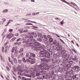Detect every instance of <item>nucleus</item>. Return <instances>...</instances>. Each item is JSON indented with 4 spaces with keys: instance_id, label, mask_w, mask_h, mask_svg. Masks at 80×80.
Here are the masks:
<instances>
[{
    "instance_id": "obj_38",
    "label": "nucleus",
    "mask_w": 80,
    "mask_h": 80,
    "mask_svg": "<svg viewBox=\"0 0 80 80\" xmlns=\"http://www.w3.org/2000/svg\"><path fill=\"white\" fill-rule=\"evenodd\" d=\"M24 50V49L23 48H22L19 51V53H22V52H23V50Z\"/></svg>"
},
{
    "instance_id": "obj_5",
    "label": "nucleus",
    "mask_w": 80,
    "mask_h": 80,
    "mask_svg": "<svg viewBox=\"0 0 80 80\" xmlns=\"http://www.w3.org/2000/svg\"><path fill=\"white\" fill-rule=\"evenodd\" d=\"M69 58L70 59V60H72V61H75L76 62H78V58L77 56H75L74 57H73L72 56L70 55Z\"/></svg>"
},
{
    "instance_id": "obj_46",
    "label": "nucleus",
    "mask_w": 80,
    "mask_h": 80,
    "mask_svg": "<svg viewBox=\"0 0 80 80\" xmlns=\"http://www.w3.org/2000/svg\"><path fill=\"white\" fill-rule=\"evenodd\" d=\"M3 4L5 5H9V3H8V2H4Z\"/></svg>"
},
{
    "instance_id": "obj_25",
    "label": "nucleus",
    "mask_w": 80,
    "mask_h": 80,
    "mask_svg": "<svg viewBox=\"0 0 80 80\" xmlns=\"http://www.w3.org/2000/svg\"><path fill=\"white\" fill-rule=\"evenodd\" d=\"M55 56H56V57H58V58L59 57H61V54H60V53L59 52L57 53L56 55H55Z\"/></svg>"
},
{
    "instance_id": "obj_34",
    "label": "nucleus",
    "mask_w": 80,
    "mask_h": 80,
    "mask_svg": "<svg viewBox=\"0 0 80 80\" xmlns=\"http://www.w3.org/2000/svg\"><path fill=\"white\" fill-rule=\"evenodd\" d=\"M8 9H5L4 10H3V11L2 12V13H7V12H8Z\"/></svg>"
},
{
    "instance_id": "obj_10",
    "label": "nucleus",
    "mask_w": 80,
    "mask_h": 80,
    "mask_svg": "<svg viewBox=\"0 0 80 80\" xmlns=\"http://www.w3.org/2000/svg\"><path fill=\"white\" fill-rule=\"evenodd\" d=\"M25 76L29 77L30 78H35V74L32 72L31 73L29 74L25 73Z\"/></svg>"
},
{
    "instance_id": "obj_58",
    "label": "nucleus",
    "mask_w": 80,
    "mask_h": 80,
    "mask_svg": "<svg viewBox=\"0 0 80 80\" xmlns=\"http://www.w3.org/2000/svg\"><path fill=\"white\" fill-rule=\"evenodd\" d=\"M21 72H18V75H22V74L21 73Z\"/></svg>"
},
{
    "instance_id": "obj_32",
    "label": "nucleus",
    "mask_w": 80,
    "mask_h": 80,
    "mask_svg": "<svg viewBox=\"0 0 80 80\" xmlns=\"http://www.w3.org/2000/svg\"><path fill=\"white\" fill-rule=\"evenodd\" d=\"M18 54V51H16L14 52V55L15 57H17Z\"/></svg>"
},
{
    "instance_id": "obj_22",
    "label": "nucleus",
    "mask_w": 80,
    "mask_h": 80,
    "mask_svg": "<svg viewBox=\"0 0 80 80\" xmlns=\"http://www.w3.org/2000/svg\"><path fill=\"white\" fill-rule=\"evenodd\" d=\"M61 60L60 59H56V64H59Z\"/></svg>"
},
{
    "instance_id": "obj_49",
    "label": "nucleus",
    "mask_w": 80,
    "mask_h": 80,
    "mask_svg": "<svg viewBox=\"0 0 80 80\" xmlns=\"http://www.w3.org/2000/svg\"><path fill=\"white\" fill-rule=\"evenodd\" d=\"M14 50H15V47H13L11 51L12 53H13L14 52Z\"/></svg>"
},
{
    "instance_id": "obj_12",
    "label": "nucleus",
    "mask_w": 80,
    "mask_h": 80,
    "mask_svg": "<svg viewBox=\"0 0 80 80\" xmlns=\"http://www.w3.org/2000/svg\"><path fill=\"white\" fill-rule=\"evenodd\" d=\"M29 36L28 35H26L25 36V38H29L28 39V40L30 39L31 40H32V41H31V42H32V43H33V42H35L34 43V45H36V44H37V43H36L35 42H36V40L35 39H30V35L29 34Z\"/></svg>"
},
{
    "instance_id": "obj_61",
    "label": "nucleus",
    "mask_w": 80,
    "mask_h": 80,
    "mask_svg": "<svg viewBox=\"0 0 80 80\" xmlns=\"http://www.w3.org/2000/svg\"><path fill=\"white\" fill-rule=\"evenodd\" d=\"M24 72H25V73H28V71H27V70H24Z\"/></svg>"
},
{
    "instance_id": "obj_51",
    "label": "nucleus",
    "mask_w": 80,
    "mask_h": 80,
    "mask_svg": "<svg viewBox=\"0 0 80 80\" xmlns=\"http://www.w3.org/2000/svg\"><path fill=\"white\" fill-rule=\"evenodd\" d=\"M28 21H29V22H31V23H36V24H37V22H35L32 21L30 20H28Z\"/></svg>"
},
{
    "instance_id": "obj_33",
    "label": "nucleus",
    "mask_w": 80,
    "mask_h": 80,
    "mask_svg": "<svg viewBox=\"0 0 80 80\" xmlns=\"http://www.w3.org/2000/svg\"><path fill=\"white\" fill-rule=\"evenodd\" d=\"M72 65V64H67V66H66V67L68 68L69 70H70V68L72 66V65Z\"/></svg>"
},
{
    "instance_id": "obj_3",
    "label": "nucleus",
    "mask_w": 80,
    "mask_h": 80,
    "mask_svg": "<svg viewBox=\"0 0 80 80\" xmlns=\"http://www.w3.org/2000/svg\"><path fill=\"white\" fill-rule=\"evenodd\" d=\"M35 42L36 43H37L36 44V45H35V42H32V43H33V44L34 47H35L34 48L35 50H40V49H41V48L44 49L45 48V46L43 45H41V44L38 42H37V40H36Z\"/></svg>"
},
{
    "instance_id": "obj_63",
    "label": "nucleus",
    "mask_w": 80,
    "mask_h": 80,
    "mask_svg": "<svg viewBox=\"0 0 80 80\" xmlns=\"http://www.w3.org/2000/svg\"><path fill=\"white\" fill-rule=\"evenodd\" d=\"M32 80V79L31 78H26V79H25V80Z\"/></svg>"
},
{
    "instance_id": "obj_14",
    "label": "nucleus",
    "mask_w": 80,
    "mask_h": 80,
    "mask_svg": "<svg viewBox=\"0 0 80 80\" xmlns=\"http://www.w3.org/2000/svg\"><path fill=\"white\" fill-rule=\"evenodd\" d=\"M32 42V40L31 39H27V40H24L22 42V43H26L30 45V44H32V42Z\"/></svg>"
},
{
    "instance_id": "obj_8",
    "label": "nucleus",
    "mask_w": 80,
    "mask_h": 80,
    "mask_svg": "<svg viewBox=\"0 0 80 80\" xmlns=\"http://www.w3.org/2000/svg\"><path fill=\"white\" fill-rule=\"evenodd\" d=\"M72 70H73L75 72L77 73H78L80 72V68L78 66H74L72 68Z\"/></svg>"
},
{
    "instance_id": "obj_4",
    "label": "nucleus",
    "mask_w": 80,
    "mask_h": 80,
    "mask_svg": "<svg viewBox=\"0 0 80 80\" xmlns=\"http://www.w3.org/2000/svg\"><path fill=\"white\" fill-rule=\"evenodd\" d=\"M61 53L62 55V58H69V57H70V54L66 53V50L64 49H63L61 51Z\"/></svg>"
},
{
    "instance_id": "obj_42",
    "label": "nucleus",
    "mask_w": 80,
    "mask_h": 80,
    "mask_svg": "<svg viewBox=\"0 0 80 80\" xmlns=\"http://www.w3.org/2000/svg\"><path fill=\"white\" fill-rule=\"evenodd\" d=\"M22 67H21V66H20V65H19L18 66V67H17V70H18L19 69H20V68H22Z\"/></svg>"
},
{
    "instance_id": "obj_37",
    "label": "nucleus",
    "mask_w": 80,
    "mask_h": 80,
    "mask_svg": "<svg viewBox=\"0 0 80 80\" xmlns=\"http://www.w3.org/2000/svg\"><path fill=\"white\" fill-rule=\"evenodd\" d=\"M72 77L74 80H77V78H77L76 75H74Z\"/></svg>"
},
{
    "instance_id": "obj_23",
    "label": "nucleus",
    "mask_w": 80,
    "mask_h": 80,
    "mask_svg": "<svg viewBox=\"0 0 80 80\" xmlns=\"http://www.w3.org/2000/svg\"><path fill=\"white\" fill-rule=\"evenodd\" d=\"M56 60H57L56 58H52V63H55V64H56Z\"/></svg>"
},
{
    "instance_id": "obj_56",
    "label": "nucleus",
    "mask_w": 80,
    "mask_h": 80,
    "mask_svg": "<svg viewBox=\"0 0 80 80\" xmlns=\"http://www.w3.org/2000/svg\"><path fill=\"white\" fill-rule=\"evenodd\" d=\"M48 38H48H52V37L50 36V35H48L47 36Z\"/></svg>"
},
{
    "instance_id": "obj_17",
    "label": "nucleus",
    "mask_w": 80,
    "mask_h": 80,
    "mask_svg": "<svg viewBox=\"0 0 80 80\" xmlns=\"http://www.w3.org/2000/svg\"><path fill=\"white\" fill-rule=\"evenodd\" d=\"M54 73V72H53V71H52V75L51 76V78L52 80H53L54 79H55V78L57 76V75L55 74H53Z\"/></svg>"
},
{
    "instance_id": "obj_15",
    "label": "nucleus",
    "mask_w": 80,
    "mask_h": 80,
    "mask_svg": "<svg viewBox=\"0 0 80 80\" xmlns=\"http://www.w3.org/2000/svg\"><path fill=\"white\" fill-rule=\"evenodd\" d=\"M13 35H14L12 34V33H10L8 34L7 36V38L8 39H10L11 38H12V37H13Z\"/></svg>"
},
{
    "instance_id": "obj_39",
    "label": "nucleus",
    "mask_w": 80,
    "mask_h": 80,
    "mask_svg": "<svg viewBox=\"0 0 80 80\" xmlns=\"http://www.w3.org/2000/svg\"><path fill=\"white\" fill-rule=\"evenodd\" d=\"M29 53H27L26 55V58H28L29 57H30V56H29Z\"/></svg>"
},
{
    "instance_id": "obj_11",
    "label": "nucleus",
    "mask_w": 80,
    "mask_h": 80,
    "mask_svg": "<svg viewBox=\"0 0 80 80\" xmlns=\"http://www.w3.org/2000/svg\"><path fill=\"white\" fill-rule=\"evenodd\" d=\"M24 40V38H19L17 40V42L15 43V44L16 45H20L21 44V42H20L21 40Z\"/></svg>"
},
{
    "instance_id": "obj_7",
    "label": "nucleus",
    "mask_w": 80,
    "mask_h": 80,
    "mask_svg": "<svg viewBox=\"0 0 80 80\" xmlns=\"http://www.w3.org/2000/svg\"><path fill=\"white\" fill-rule=\"evenodd\" d=\"M68 58H64L63 59V62L64 63H67L69 64H71V65H72L73 63V61H72V60H70L68 59Z\"/></svg>"
},
{
    "instance_id": "obj_44",
    "label": "nucleus",
    "mask_w": 80,
    "mask_h": 80,
    "mask_svg": "<svg viewBox=\"0 0 80 80\" xmlns=\"http://www.w3.org/2000/svg\"><path fill=\"white\" fill-rule=\"evenodd\" d=\"M13 60L14 62V63H17V59H16L15 58H14L13 59Z\"/></svg>"
},
{
    "instance_id": "obj_45",
    "label": "nucleus",
    "mask_w": 80,
    "mask_h": 80,
    "mask_svg": "<svg viewBox=\"0 0 80 80\" xmlns=\"http://www.w3.org/2000/svg\"><path fill=\"white\" fill-rule=\"evenodd\" d=\"M64 71H68V70H69V69L67 67H66L64 69Z\"/></svg>"
},
{
    "instance_id": "obj_2",
    "label": "nucleus",
    "mask_w": 80,
    "mask_h": 80,
    "mask_svg": "<svg viewBox=\"0 0 80 80\" xmlns=\"http://www.w3.org/2000/svg\"><path fill=\"white\" fill-rule=\"evenodd\" d=\"M39 53L41 57L49 58L48 59L49 61H51V59H50V53L49 52H47V51L44 48L40 49Z\"/></svg>"
},
{
    "instance_id": "obj_54",
    "label": "nucleus",
    "mask_w": 80,
    "mask_h": 80,
    "mask_svg": "<svg viewBox=\"0 0 80 80\" xmlns=\"http://www.w3.org/2000/svg\"><path fill=\"white\" fill-rule=\"evenodd\" d=\"M64 19H63L62 21L61 22V25H63L64 23Z\"/></svg>"
},
{
    "instance_id": "obj_36",
    "label": "nucleus",
    "mask_w": 80,
    "mask_h": 80,
    "mask_svg": "<svg viewBox=\"0 0 80 80\" xmlns=\"http://www.w3.org/2000/svg\"><path fill=\"white\" fill-rule=\"evenodd\" d=\"M58 72H60V73L62 72H63V69L62 68H59L58 70Z\"/></svg>"
},
{
    "instance_id": "obj_9",
    "label": "nucleus",
    "mask_w": 80,
    "mask_h": 80,
    "mask_svg": "<svg viewBox=\"0 0 80 80\" xmlns=\"http://www.w3.org/2000/svg\"><path fill=\"white\" fill-rule=\"evenodd\" d=\"M30 54V55L29 56V57L28 58L30 59V60H35V57H36L35 54L33 53H31Z\"/></svg>"
},
{
    "instance_id": "obj_13",
    "label": "nucleus",
    "mask_w": 80,
    "mask_h": 80,
    "mask_svg": "<svg viewBox=\"0 0 80 80\" xmlns=\"http://www.w3.org/2000/svg\"><path fill=\"white\" fill-rule=\"evenodd\" d=\"M60 43V42L58 41H57L56 40H53V45H55L56 47L59 46L60 45L59 43Z\"/></svg>"
},
{
    "instance_id": "obj_62",
    "label": "nucleus",
    "mask_w": 80,
    "mask_h": 80,
    "mask_svg": "<svg viewBox=\"0 0 80 80\" xmlns=\"http://www.w3.org/2000/svg\"><path fill=\"white\" fill-rule=\"evenodd\" d=\"M22 61L21 59H19L18 61V62L19 63H21Z\"/></svg>"
},
{
    "instance_id": "obj_30",
    "label": "nucleus",
    "mask_w": 80,
    "mask_h": 80,
    "mask_svg": "<svg viewBox=\"0 0 80 80\" xmlns=\"http://www.w3.org/2000/svg\"><path fill=\"white\" fill-rule=\"evenodd\" d=\"M65 74L66 75H67V76H70V75H71V73H70V72L68 71L66 72Z\"/></svg>"
},
{
    "instance_id": "obj_21",
    "label": "nucleus",
    "mask_w": 80,
    "mask_h": 80,
    "mask_svg": "<svg viewBox=\"0 0 80 80\" xmlns=\"http://www.w3.org/2000/svg\"><path fill=\"white\" fill-rule=\"evenodd\" d=\"M46 77V78H47V79H48L49 78H51V74H50V73L47 74Z\"/></svg>"
},
{
    "instance_id": "obj_27",
    "label": "nucleus",
    "mask_w": 80,
    "mask_h": 80,
    "mask_svg": "<svg viewBox=\"0 0 80 80\" xmlns=\"http://www.w3.org/2000/svg\"><path fill=\"white\" fill-rule=\"evenodd\" d=\"M39 13H40V12H32V16H34L35 15H38V14H39Z\"/></svg>"
},
{
    "instance_id": "obj_6",
    "label": "nucleus",
    "mask_w": 80,
    "mask_h": 80,
    "mask_svg": "<svg viewBox=\"0 0 80 80\" xmlns=\"http://www.w3.org/2000/svg\"><path fill=\"white\" fill-rule=\"evenodd\" d=\"M29 35H30L29 38L30 39H34V38L33 37V36L35 37H37V33L33 32L32 33L30 32L29 33Z\"/></svg>"
},
{
    "instance_id": "obj_47",
    "label": "nucleus",
    "mask_w": 80,
    "mask_h": 80,
    "mask_svg": "<svg viewBox=\"0 0 80 80\" xmlns=\"http://www.w3.org/2000/svg\"><path fill=\"white\" fill-rule=\"evenodd\" d=\"M53 41V39L52 38L49 39V42H52Z\"/></svg>"
},
{
    "instance_id": "obj_41",
    "label": "nucleus",
    "mask_w": 80,
    "mask_h": 80,
    "mask_svg": "<svg viewBox=\"0 0 80 80\" xmlns=\"http://www.w3.org/2000/svg\"><path fill=\"white\" fill-rule=\"evenodd\" d=\"M12 69L14 72H17V68H15V67H13L12 68Z\"/></svg>"
},
{
    "instance_id": "obj_50",
    "label": "nucleus",
    "mask_w": 80,
    "mask_h": 80,
    "mask_svg": "<svg viewBox=\"0 0 80 80\" xmlns=\"http://www.w3.org/2000/svg\"><path fill=\"white\" fill-rule=\"evenodd\" d=\"M22 60L23 62H24V63H26V61L25 58H23L22 59Z\"/></svg>"
},
{
    "instance_id": "obj_55",
    "label": "nucleus",
    "mask_w": 80,
    "mask_h": 80,
    "mask_svg": "<svg viewBox=\"0 0 80 80\" xmlns=\"http://www.w3.org/2000/svg\"><path fill=\"white\" fill-rule=\"evenodd\" d=\"M38 79L39 80H42V77L41 76H39L38 78Z\"/></svg>"
},
{
    "instance_id": "obj_18",
    "label": "nucleus",
    "mask_w": 80,
    "mask_h": 80,
    "mask_svg": "<svg viewBox=\"0 0 80 80\" xmlns=\"http://www.w3.org/2000/svg\"><path fill=\"white\" fill-rule=\"evenodd\" d=\"M41 61H42V62L47 63L48 62V59L46 58H43L41 59Z\"/></svg>"
},
{
    "instance_id": "obj_31",
    "label": "nucleus",
    "mask_w": 80,
    "mask_h": 80,
    "mask_svg": "<svg viewBox=\"0 0 80 80\" xmlns=\"http://www.w3.org/2000/svg\"><path fill=\"white\" fill-rule=\"evenodd\" d=\"M60 0L62 2H63L64 3H66L68 4V5H70V3L67 2V1H65V0Z\"/></svg>"
},
{
    "instance_id": "obj_60",
    "label": "nucleus",
    "mask_w": 80,
    "mask_h": 80,
    "mask_svg": "<svg viewBox=\"0 0 80 80\" xmlns=\"http://www.w3.org/2000/svg\"><path fill=\"white\" fill-rule=\"evenodd\" d=\"M28 32V30L27 29H25L24 30L23 32L24 33H26V32Z\"/></svg>"
},
{
    "instance_id": "obj_43",
    "label": "nucleus",
    "mask_w": 80,
    "mask_h": 80,
    "mask_svg": "<svg viewBox=\"0 0 80 80\" xmlns=\"http://www.w3.org/2000/svg\"><path fill=\"white\" fill-rule=\"evenodd\" d=\"M28 58V59H26V61L28 62H29V63H30L31 61H32V60H30V59H29V58Z\"/></svg>"
},
{
    "instance_id": "obj_57",
    "label": "nucleus",
    "mask_w": 80,
    "mask_h": 80,
    "mask_svg": "<svg viewBox=\"0 0 80 80\" xmlns=\"http://www.w3.org/2000/svg\"><path fill=\"white\" fill-rule=\"evenodd\" d=\"M23 32V30L22 29H20V33H22Z\"/></svg>"
},
{
    "instance_id": "obj_64",
    "label": "nucleus",
    "mask_w": 80,
    "mask_h": 80,
    "mask_svg": "<svg viewBox=\"0 0 80 80\" xmlns=\"http://www.w3.org/2000/svg\"><path fill=\"white\" fill-rule=\"evenodd\" d=\"M76 80H80V77L76 78Z\"/></svg>"
},
{
    "instance_id": "obj_52",
    "label": "nucleus",
    "mask_w": 80,
    "mask_h": 80,
    "mask_svg": "<svg viewBox=\"0 0 80 80\" xmlns=\"http://www.w3.org/2000/svg\"><path fill=\"white\" fill-rule=\"evenodd\" d=\"M37 40L38 42H42V39L40 38H38Z\"/></svg>"
},
{
    "instance_id": "obj_28",
    "label": "nucleus",
    "mask_w": 80,
    "mask_h": 80,
    "mask_svg": "<svg viewBox=\"0 0 80 80\" xmlns=\"http://www.w3.org/2000/svg\"><path fill=\"white\" fill-rule=\"evenodd\" d=\"M46 48L47 50H50V46L48 44L46 46Z\"/></svg>"
},
{
    "instance_id": "obj_26",
    "label": "nucleus",
    "mask_w": 80,
    "mask_h": 80,
    "mask_svg": "<svg viewBox=\"0 0 80 80\" xmlns=\"http://www.w3.org/2000/svg\"><path fill=\"white\" fill-rule=\"evenodd\" d=\"M13 20H9L8 22H7V24L6 25V27L7 26H8V25H9V23H11V22H13Z\"/></svg>"
},
{
    "instance_id": "obj_20",
    "label": "nucleus",
    "mask_w": 80,
    "mask_h": 80,
    "mask_svg": "<svg viewBox=\"0 0 80 80\" xmlns=\"http://www.w3.org/2000/svg\"><path fill=\"white\" fill-rule=\"evenodd\" d=\"M41 64H42L43 65V67H44V69H45V70H48L49 69V67H50L49 66H48V65H47L45 66V65L41 63Z\"/></svg>"
},
{
    "instance_id": "obj_29",
    "label": "nucleus",
    "mask_w": 80,
    "mask_h": 80,
    "mask_svg": "<svg viewBox=\"0 0 80 80\" xmlns=\"http://www.w3.org/2000/svg\"><path fill=\"white\" fill-rule=\"evenodd\" d=\"M72 80V77L71 76H69L68 77V78H66V80Z\"/></svg>"
},
{
    "instance_id": "obj_35",
    "label": "nucleus",
    "mask_w": 80,
    "mask_h": 80,
    "mask_svg": "<svg viewBox=\"0 0 80 80\" xmlns=\"http://www.w3.org/2000/svg\"><path fill=\"white\" fill-rule=\"evenodd\" d=\"M30 63H31V65L34 64V63H35V60H32V61H31V62Z\"/></svg>"
},
{
    "instance_id": "obj_40",
    "label": "nucleus",
    "mask_w": 80,
    "mask_h": 80,
    "mask_svg": "<svg viewBox=\"0 0 80 80\" xmlns=\"http://www.w3.org/2000/svg\"><path fill=\"white\" fill-rule=\"evenodd\" d=\"M37 35L38 37H40L41 36H42V34H41V33L39 32H38V33H37Z\"/></svg>"
},
{
    "instance_id": "obj_16",
    "label": "nucleus",
    "mask_w": 80,
    "mask_h": 80,
    "mask_svg": "<svg viewBox=\"0 0 80 80\" xmlns=\"http://www.w3.org/2000/svg\"><path fill=\"white\" fill-rule=\"evenodd\" d=\"M58 47L56 48L57 50L58 51H59V52H61V51H62V50H63L62 49L63 47H62V46L61 45H59L58 46Z\"/></svg>"
},
{
    "instance_id": "obj_48",
    "label": "nucleus",
    "mask_w": 80,
    "mask_h": 80,
    "mask_svg": "<svg viewBox=\"0 0 80 80\" xmlns=\"http://www.w3.org/2000/svg\"><path fill=\"white\" fill-rule=\"evenodd\" d=\"M16 39V38H12V39L11 40V42H13Z\"/></svg>"
},
{
    "instance_id": "obj_24",
    "label": "nucleus",
    "mask_w": 80,
    "mask_h": 80,
    "mask_svg": "<svg viewBox=\"0 0 80 80\" xmlns=\"http://www.w3.org/2000/svg\"><path fill=\"white\" fill-rule=\"evenodd\" d=\"M17 71L18 72H20L22 73L24 71L23 68L22 67L20 69H18V70Z\"/></svg>"
},
{
    "instance_id": "obj_1",
    "label": "nucleus",
    "mask_w": 80,
    "mask_h": 80,
    "mask_svg": "<svg viewBox=\"0 0 80 80\" xmlns=\"http://www.w3.org/2000/svg\"><path fill=\"white\" fill-rule=\"evenodd\" d=\"M42 64H40L39 65H36L35 66V70L36 72L34 73L36 77H39L41 74H45L46 72L44 71L45 68L43 67Z\"/></svg>"
},
{
    "instance_id": "obj_59",
    "label": "nucleus",
    "mask_w": 80,
    "mask_h": 80,
    "mask_svg": "<svg viewBox=\"0 0 80 80\" xmlns=\"http://www.w3.org/2000/svg\"><path fill=\"white\" fill-rule=\"evenodd\" d=\"M14 35L16 36V37H18L19 35V34L18 33H16Z\"/></svg>"
},
{
    "instance_id": "obj_19",
    "label": "nucleus",
    "mask_w": 80,
    "mask_h": 80,
    "mask_svg": "<svg viewBox=\"0 0 80 80\" xmlns=\"http://www.w3.org/2000/svg\"><path fill=\"white\" fill-rule=\"evenodd\" d=\"M43 40H45V41H46V42H47V41L48 40V38L47 36L46 35H43Z\"/></svg>"
},
{
    "instance_id": "obj_53",
    "label": "nucleus",
    "mask_w": 80,
    "mask_h": 80,
    "mask_svg": "<svg viewBox=\"0 0 80 80\" xmlns=\"http://www.w3.org/2000/svg\"><path fill=\"white\" fill-rule=\"evenodd\" d=\"M42 79H44V78H46V76H44V75H42Z\"/></svg>"
}]
</instances>
